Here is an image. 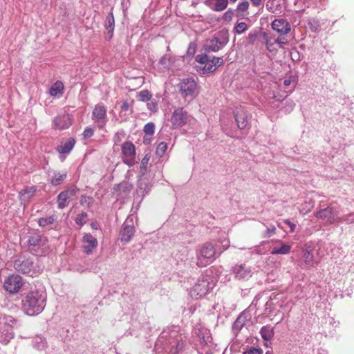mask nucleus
Returning a JSON list of instances; mask_svg holds the SVG:
<instances>
[{
  "instance_id": "nucleus-46",
  "label": "nucleus",
  "mask_w": 354,
  "mask_h": 354,
  "mask_svg": "<svg viewBox=\"0 0 354 354\" xmlns=\"http://www.w3.org/2000/svg\"><path fill=\"white\" fill-rule=\"evenodd\" d=\"M209 59L210 57L206 54H199L195 57V61L201 64L208 62Z\"/></svg>"
},
{
  "instance_id": "nucleus-60",
  "label": "nucleus",
  "mask_w": 354,
  "mask_h": 354,
  "mask_svg": "<svg viewBox=\"0 0 354 354\" xmlns=\"http://www.w3.org/2000/svg\"><path fill=\"white\" fill-rule=\"evenodd\" d=\"M129 109V105L127 102H123L121 106V109L123 111H127Z\"/></svg>"
},
{
  "instance_id": "nucleus-13",
  "label": "nucleus",
  "mask_w": 354,
  "mask_h": 354,
  "mask_svg": "<svg viewBox=\"0 0 354 354\" xmlns=\"http://www.w3.org/2000/svg\"><path fill=\"white\" fill-rule=\"evenodd\" d=\"M122 153L124 156L123 162L129 166L135 162L136 147L131 142H124L122 145Z\"/></svg>"
},
{
  "instance_id": "nucleus-15",
  "label": "nucleus",
  "mask_w": 354,
  "mask_h": 354,
  "mask_svg": "<svg viewBox=\"0 0 354 354\" xmlns=\"http://www.w3.org/2000/svg\"><path fill=\"white\" fill-rule=\"evenodd\" d=\"M77 191L78 189L75 188L60 192L57 197V207L62 209L67 207L71 197L75 196Z\"/></svg>"
},
{
  "instance_id": "nucleus-24",
  "label": "nucleus",
  "mask_w": 354,
  "mask_h": 354,
  "mask_svg": "<svg viewBox=\"0 0 354 354\" xmlns=\"http://www.w3.org/2000/svg\"><path fill=\"white\" fill-rule=\"evenodd\" d=\"M280 245H276L273 248L271 251V254L273 255L276 254H288L291 249V245L283 243L281 241H277Z\"/></svg>"
},
{
  "instance_id": "nucleus-59",
  "label": "nucleus",
  "mask_w": 354,
  "mask_h": 354,
  "mask_svg": "<svg viewBox=\"0 0 354 354\" xmlns=\"http://www.w3.org/2000/svg\"><path fill=\"white\" fill-rule=\"evenodd\" d=\"M294 77L292 76H290L288 79H286L283 81V84L286 86H288L291 84L292 82L293 81Z\"/></svg>"
},
{
  "instance_id": "nucleus-51",
  "label": "nucleus",
  "mask_w": 354,
  "mask_h": 354,
  "mask_svg": "<svg viewBox=\"0 0 354 354\" xmlns=\"http://www.w3.org/2000/svg\"><path fill=\"white\" fill-rule=\"evenodd\" d=\"M80 202L81 205L86 204L88 207H90L93 203V198L91 197L82 196Z\"/></svg>"
},
{
  "instance_id": "nucleus-36",
  "label": "nucleus",
  "mask_w": 354,
  "mask_h": 354,
  "mask_svg": "<svg viewBox=\"0 0 354 354\" xmlns=\"http://www.w3.org/2000/svg\"><path fill=\"white\" fill-rule=\"evenodd\" d=\"M339 223H346V224L354 223V212L345 214L343 216L337 218Z\"/></svg>"
},
{
  "instance_id": "nucleus-11",
  "label": "nucleus",
  "mask_w": 354,
  "mask_h": 354,
  "mask_svg": "<svg viewBox=\"0 0 354 354\" xmlns=\"http://www.w3.org/2000/svg\"><path fill=\"white\" fill-rule=\"evenodd\" d=\"M209 290V281L207 278L199 277L190 290V295L194 299H198L206 295Z\"/></svg>"
},
{
  "instance_id": "nucleus-2",
  "label": "nucleus",
  "mask_w": 354,
  "mask_h": 354,
  "mask_svg": "<svg viewBox=\"0 0 354 354\" xmlns=\"http://www.w3.org/2000/svg\"><path fill=\"white\" fill-rule=\"evenodd\" d=\"M217 251L212 243L207 242L196 250V264L199 267H205L212 263L216 258Z\"/></svg>"
},
{
  "instance_id": "nucleus-62",
  "label": "nucleus",
  "mask_w": 354,
  "mask_h": 354,
  "mask_svg": "<svg viewBox=\"0 0 354 354\" xmlns=\"http://www.w3.org/2000/svg\"><path fill=\"white\" fill-rule=\"evenodd\" d=\"M254 6L258 7L262 4V0H250Z\"/></svg>"
},
{
  "instance_id": "nucleus-17",
  "label": "nucleus",
  "mask_w": 354,
  "mask_h": 354,
  "mask_svg": "<svg viewBox=\"0 0 354 354\" xmlns=\"http://www.w3.org/2000/svg\"><path fill=\"white\" fill-rule=\"evenodd\" d=\"M73 118L70 114H60L54 118L53 127L59 130L66 129L71 126Z\"/></svg>"
},
{
  "instance_id": "nucleus-1",
  "label": "nucleus",
  "mask_w": 354,
  "mask_h": 354,
  "mask_svg": "<svg viewBox=\"0 0 354 354\" xmlns=\"http://www.w3.org/2000/svg\"><path fill=\"white\" fill-rule=\"evenodd\" d=\"M47 295L44 290H32L21 300V308L29 316L40 314L44 309Z\"/></svg>"
},
{
  "instance_id": "nucleus-16",
  "label": "nucleus",
  "mask_w": 354,
  "mask_h": 354,
  "mask_svg": "<svg viewBox=\"0 0 354 354\" xmlns=\"http://www.w3.org/2000/svg\"><path fill=\"white\" fill-rule=\"evenodd\" d=\"M337 212L335 211L331 207H327L326 208L322 209L317 212L315 214V216L317 218H322L329 224H333L335 221H337V218L339 217H337Z\"/></svg>"
},
{
  "instance_id": "nucleus-40",
  "label": "nucleus",
  "mask_w": 354,
  "mask_h": 354,
  "mask_svg": "<svg viewBox=\"0 0 354 354\" xmlns=\"http://www.w3.org/2000/svg\"><path fill=\"white\" fill-rule=\"evenodd\" d=\"M150 186L144 181H140L137 189V193H141L142 196L150 191Z\"/></svg>"
},
{
  "instance_id": "nucleus-48",
  "label": "nucleus",
  "mask_w": 354,
  "mask_h": 354,
  "mask_svg": "<svg viewBox=\"0 0 354 354\" xmlns=\"http://www.w3.org/2000/svg\"><path fill=\"white\" fill-rule=\"evenodd\" d=\"M147 109L153 113L158 111V102L154 99H151L150 102L147 103Z\"/></svg>"
},
{
  "instance_id": "nucleus-18",
  "label": "nucleus",
  "mask_w": 354,
  "mask_h": 354,
  "mask_svg": "<svg viewBox=\"0 0 354 354\" xmlns=\"http://www.w3.org/2000/svg\"><path fill=\"white\" fill-rule=\"evenodd\" d=\"M187 113L182 108L176 109L171 117V122L173 128H178L183 126L187 121Z\"/></svg>"
},
{
  "instance_id": "nucleus-4",
  "label": "nucleus",
  "mask_w": 354,
  "mask_h": 354,
  "mask_svg": "<svg viewBox=\"0 0 354 354\" xmlns=\"http://www.w3.org/2000/svg\"><path fill=\"white\" fill-rule=\"evenodd\" d=\"M15 269L22 274H29L33 277L42 270V268L35 264L33 258L21 257L15 261Z\"/></svg>"
},
{
  "instance_id": "nucleus-61",
  "label": "nucleus",
  "mask_w": 354,
  "mask_h": 354,
  "mask_svg": "<svg viewBox=\"0 0 354 354\" xmlns=\"http://www.w3.org/2000/svg\"><path fill=\"white\" fill-rule=\"evenodd\" d=\"M151 137H150L149 136H146V134H145L143 138L144 144L149 145L151 142Z\"/></svg>"
},
{
  "instance_id": "nucleus-43",
  "label": "nucleus",
  "mask_w": 354,
  "mask_h": 354,
  "mask_svg": "<svg viewBox=\"0 0 354 354\" xmlns=\"http://www.w3.org/2000/svg\"><path fill=\"white\" fill-rule=\"evenodd\" d=\"M167 149V143H166V142H160V143L158 145V147H157V148H156V156H158V157H160H160H162V156L165 154V151H166Z\"/></svg>"
},
{
  "instance_id": "nucleus-6",
  "label": "nucleus",
  "mask_w": 354,
  "mask_h": 354,
  "mask_svg": "<svg viewBox=\"0 0 354 354\" xmlns=\"http://www.w3.org/2000/svg\"><path fill=\"white\" fill-rule=\"evenodd\" d=\"M229 41L227 32L220 31L216 35L207 40L204 45V50L206 52H218L222 49Z\"/></svg>"
},
{
  "instance_id": "nucleus-10",
  "label": "nucleus",
  "mask_w": 354,
  "mask_h": 354,
  "mask_svg": "<svg viewBox=\"0 0 354 354\" xmlns=\"http://www.w3.org/2000/svg\"><path fill=\"white\" fill-rule=\"evenodd\" d=\"M136 232V229L133 225V218L131 216H128L122 225L120 236V241L124 243H129Z\"/></svg>"
},
{
  "instance_id": "nucleus-54",
  "label": "nucleus",
  "mask_w": 354,
  "mask_h": 354,
  "mask_svg": "<svg viewBox=\"0 0 354 354\" xmlns=\"http://www.w3.org/2000/svg\"><path fill=\"white\" fill-rule=\"evenodd\" d=\"M93 133L94 131L93 129L90 127H86L83 132V136L85 138H88L92 137L93 136Z\"/></svg>"
},
{
  "instance_id": "nucleus-63",
  "label": "nucleus",
  "mask_w": 354,
  "mask_h": 354,
  "mask_svg": "<svg viewBox=\"0 0 354 354\" xmlns=\"http://www.w3.org/2000/svg\"><path fill=\"white\" fill-rule=\"evenodd\" d=\"M114 142L115 143H118L119 142H120V133H116L115 135L114 136Z\"/></svg>"
},
{
  "instance_id": "nucleus-49",
  "label": "nucleus",
  "mask_w": 354,
  "mask_h": 354,
  "mask_svg": "<svg viewBox=\"0 0 354 354\" xmlns=\"http://www.w3.org/2000/svg\"><path fill=\"white\" fill-rule=\"evenodd\" d=\"M212 60L213 62L214 67H216V69L224 64V60L221 57H218L214 56Z\"/></svg>"
},
{
  "instance_id": "nucleus-20",
  "label": "nucleus",
  "mask_w": 354,
  "mask_h": 354,
  "mask_svg": "<svg viewBox=\"0 0 354 354\" xmlns=\"http://www.w3.org/2000/svg\"><path fill=\"white\" fill-rule=\"evenodd\" d=\"M104 26L107 31L105 35V39L109 41L113 36L115 29V19L112 12L106 16Z\"/></svg>"
},
{
  "instance_id": "nucleus-52",
  "label": "nucleus",
  "mask_w": 354,
  "mask_h": 354,
  "mask_svg": "<svg viewBox=\"0 0 354 354\" xmlns=\"http://www.w3.org/2000/svg\"><path fill=\"white\" fill-rule=\"evenodd\" d=\"M234 16V11L232 9L227 10L223 15L225 21H230Z\"/></svg>"
},
{
  "instance_id": "nucleus-25",
  "label": "nucleus",
  "mask_w": 354,
  "mask_h": 354,
  "mask_svg": "<svg viewBox=\"0 0 354 354\" xmlns=\"http://www.w3.org/2000/svg\"><path fill=\"white\" fill-rule=\"evenodd\" d=\"M261 35L266 40L267 50L271 53L277 52L278 48H277L275 39L272 37H268L265 32H261Z\"/></svg>"
},
{
  "instance_id": "nucleus-19",
  "label": "nucleus",
  "mask_w": 354,
  "mask_h": 354,
  "mask_svg": "<svg viewBox=\"0 0 354 354\" xmlns=\"http://www.w3.org/2000/svg\"><path fill=\"white\" fill-rule=\"evenodd\" d=\"M232 273L239 280H246L252 276V270L245 264L235 265L232 268Z\"/></svg>"
},
{
  "instance_id": "nucleus-50",
  "label": "nucleus",
  "mask_w": 354,
  "mask_h": 354,
  "mask_svg": "<svg viewBox=\"0 0 354 354\" xmlns=\"http://www.w3.org/2000/svg\"><path fill=\"white\" fill-rule=\"evenodd\" d=\"M257 37H258L257 31H254V32H250L248 36V42L251 44H253L255 42Z\"/></svg>"
},
{
  "instance_id": "nucleus-7",
  "label": "nucleus",
  "mask_w": 354,
  "mask_h": 354,
  "mask_svg": "<svg viewBox=\"0 0 354 354\" xmlns=\"http://www.w3.org/2000/svg\"><path fill=\"white\" fill-rule=\"evenodd\" d=\"M46 239L38 234L29 236L28 245L31 252L35 255H44L47 252Z\"/></svg>"
},
{
  "instance_id": "nucleus-53",
  "label": "nucleus",
  "mask_w": 354,
  "mask_h": 354,
  "mask_svg": "<svg viewBox=\"0 0 354 354\" xmlns=\"http://www.w3.org/2000/svg\"><path fill=\"white\" fill-rule=\"evenodd\" d=\"M243 354H263V350L252 347L248 351L243 352Z\"/></svg>"
},
{
  "instance_id": "nucleus-9",
  "label": "nucleus",
  "mask_w": 354,
  "mask_h": 354,
  "mask_svg": "<svg viewBox=\"0 0 354 354\" xmlns=\"http://www.w3.org/2000/svg\"><path fill=\"white\" fill-rule=\"evenodd\" d=\"M24 283V280L20 275L13 274L6 278L3 288L9 294L14 295L19 292Z\"/></svg>"
},
{
  "instance_id": "nucleus-57",
  "label": "nucleus",
  "mask_w": 354,
  "mask_h": 354,
  "mask_svg": "<svg viewBox=\"0 0 354 354\" xmlns=\"http://www.w3.org/2000/svg\"><path fill=\"white\" fill-rule=\"evenodd\" d=\"M276 41V44L279 45V46H281L283 44H286L287 41H286L283 38H281V37H278L277 39H274Z\"/></svg>"
},
{
  "instance_id": "nucleus-39",
  "label": "nucleus",
  "mask_w": 354,
  "mask_h": 354,
  "mask_svg": "<svg viewBox=\"0 0 354 354\" xmlns=\"http://www.w3.org/2000/svg\"><path fill=\"white\" fill-rule=\"evenodd\" d=\"M245 324V318L241 315L239 316L233 324V329L240 330Z\"/></svg>"
},
{
  "instance_id": "nucleus-33",
  "label": "nucleus",
  "mask_w": 354,
  "mask_h": 354,
  "mask_svg": "<svg viewBox=\"0 0 354 354\" xmlns=\"http://www.w3.org/2000/svg\"><path fill=\"white\" fill-rule=\"evenodd\" d=\"M35 188L34 187H27L23 191L20 192L21 199L29 200L34 194L35 192Z\"/></svg>"
},
{
  "instance_id": "nucleus-41",
  "label": "nucleus",
  "mask_w": 354,
  "mask_h": 354,
  "mask_svg": "<svg viewBox=\"0 0 354 354\" xmlns=\"http://www.w3.org/2000/svg\"><path fill=\"white\" fill-rule=\"evenodd\" d=\"M144 133L146 136H149L151 137L155 132V124L153 122H149L146 124L143 129Z\"/></svg>"
},
{
  "instance_id": "nucleus-27",
  "label": "nucleus",
  "mask_w": 354,
  "mask_h": 354,
  "mask_svg": "<svg viewBox=\"0 0 354 354\" xmlns=\"http://www.w3.org/2000/svg\"><path fill=\"white\" fill-rule=\"evenodd\" d=\"M260 334L263 340L269 341L274 335L273 328L269 325L264 326L261 328Z\"/></svg>"
},
{
  "instance_id": "nucleus-14",
  "label": "nucleus",
  "mask_w": 354,
  "mask_h": 354,
  "mask_svg": "<svg viewBox=\"0 0 354 354\" xmlns=\"http://www.w3.org/2000/svg\"><path fill=\"white\" fill-rule=\"evenodd\" d=\"M271 28L279 34V36H283L289 33L291 30L290 23L285 19H275L271 23Z\"/></svg>"
},
{
  "instance_id": "nucleus-42",
  "label": "nucleus",
  "mask_w": 354,
  "mask_h": 354,
  "mask_svg": "<svg viewBox=\"0 0 354 354\" xmlns=\"http://www.w3.org/2000/svg\"><path fill=\"white\" fill-rule=\"evenodd\" d=\"M87 216L88 214L85 212H82V213L77 214L75 218V223L77 225L82 227L86 223V218H87Z\"/></svg>"
},
{
  "instance_id": "nucleus-21",
  "label": "nucleus",
  "mask_w": 354,
  "mask_h": 354,
  "mask_svg": "<svg viewBox=\"0 0 354 354\" xmlns=\"http://www.w3.org/2000/svg\"><path fill=\"white\" fill-rule=\"evenodd\" d=\"M235 120L240 129H244L248 124V120L246 113L241 109H236L234 112Z\"/></svg>"
},
{
  "instance_id": "nucleus-12",
  "label": "nucleus",
  "mask_w": 354,
  "mask_h": 354,
  "mask_svg": "<svg viewBox=\"0 0 354 354\" xmlns=\"http://www.w3.org/2000/svg\"><path fill=\"white\" fill-rule=\"evenodd\" d=\"M98 245L97 239L89 233H85L82 239V250L86 255H91Z\"/></svg>"
},
{
  "instance_id": "nucleus-44",
  "label": "nucleus",
  "mask_w": 354,
  "mask_h": 354,
  "mask_svg": "<svg viewBox=\"0 0 354 354\" xmlns=\"http://www.w3.org/2000/svg\"><path fill=\"white\" fill-rule=\"evenodd\" d=\"M248 28V26L245 22H239L237 23L236 25L234 26V31L236 33L241 35L245 31H246Z\"/></svg>"
},
{
  "instance_id": "nucleus-29",
  "label": "nucleus",
  "mask_w": 354,
  "mask_h": 354,
  "mask_svg": "<svg viewBox=\"0 0 354 354\" xmlns=\"http://www.w3.org/2000/svg\"><path fill=\"white\" fill-rule=\"evenodd\" d=\"M249 6V2L247 1L239 3L236 7L238 15L242 17H245L246 16H248L249 14V12H248Z\"/></svg>"
},
{
  "instance_id": "nucleus-22",
  "label": "nucleus",
  "mask_w": 354,
  "mask_h": 354,
  "mask_svg": "<svg viewBox=\"0 0 354 354\" xmlns=\"http://www.w3.org/2000/svg\"><path fill=\"white\" fill-rule=\"evenodd\" d=\"M205 5L214 11L221 12L227 8L228 0H207Z\"/></svg>"
},
{
  "instance_id": "nucleus-3",
  "label": "nucleus",
  "mask_w": 354,
  "mask_h": 354,
  "mask_svg": "<svg viewBox=\"0 0 354 354\" xmlns=\"http://www.w3.org/2000/svg\"><path fill=\"white\" fill-rule=\"evenodd\" d=\"M17 319L10 315H1L0 316V342L8 343L15 336L13 328Z\"/></svg>"
},
{
  "instance_id": "nucleus-45",
  "label": "nucleus",
  "mask_w": 354,
  "mask_h": 354,
  "mask_svg": "<svg viewBox=\"0 0 354 354\" xmlns=\"http://www.w3.org/2000/svg\"><path fill=\"white\" fill-rule=\"evenodd\" d=\"M33 346L39 350L44 349L46 346V342L41 338H38L33 341Z\"/></svg>"
},
{
  "instance_id": "nucleus-56",
  "label": "nucleus",
  "mask_w": 354,
  "mask_h": 354,
  "mask_svg": "<svg viewBox=\"0 0 354 354\" xmlns=\"http://www.w3.org/2000/svg\"><path fill=\"white\" fill-rule=\"evenodd\" d=\"M149 158H150V156L148 154H146L145 156V157L142 158V160L141 161V165H140L141 169H146L147 165L149 162Z\"/></svg>"
},
{
  "instance_id": "nucleus-8",
  "label": "nucleus",
  "mask_w": 354,
  "mask_h": 354,
  "mask_svg": "<svg viewBox=\"0 0 354 354\" xmlns=\"http://www.w3.org/2000/svg\"><path fill=\"white\" fill-rule=\"evenodd\" d=\"M180 93L185 97L193 99L198 94L197 83L193 78H185L178 84Z\"/></svg>"
},
{
  "instance_id": "nucleus-35",
  "label": "nucleus",
  "mask_w": 354,
  "mask_h": 354,
  "mask_svg": "<svg viewBox=\"0 0 354 354\" xmlns=\"http://www.w3.org/2000/svg\"><path fill=\"white\" fill-rule=\"evenodd\" d=\"M132 188V185L129 183L128 182H122L120 184L116 185L115 187H114L115 190L120 192L122 191L124 192H129Z\"/></svg>"
},
{
  "instance_id": "nucleus-31",
  "label": "nucleus",
  "mask_w": 354,
  "mask_h": 354,
  "mask_svg": "<svg viewBox=\"0 0 354 354\" xmlns=\"http://www.w3.org/2000/svg\"><path fill=\"white\" fill-rule=\"evenodd\" d=\"M313 249L310 247L305 249L303 252V258L304 262L308 266H313V254L312 253Z\"/></svg>"
},
{
  "instance_id": "nucleus-38",
  "label": "nucleus",
  "mask_w": 354,
  "mask_h": 354,
  "mask_svg": "<svg viewBox=\"0 0 354 354\" xmlns=\"http://www.w3.org/2000/svg\"><path fill=\"white\" fill-rule=\"evenodd\" d=\"M55 221V216H50L46 218H40L38 221V224L40 227H46L48 225L53 224Z\"/></svg>"
},
{
  "instance_id": "nucleus-23",
  "label": "nucleus",
  "mask_w": 354,
  "mask_h": 354,
  "mask_svg": "<svg viewBox=\"0 0 354 354\" xmlns=\"http://www.w3.org/2000/svg\"><path fill=\"white\" fill-rule=\"evenodd\" d=\"M75 144V140L73 138H70L66 141L62 142L57 149L59 153H69Z\"/></svg>"
},
{
  "instance_id": "nucleus-32",
  "label": "nucleus",
  "mask_w": 354,
  "mask_h": 354,
  "mask_svg": "<svg viewBox=\"0 0 354 354\" xmlns=\"http://www.w3.org/2000/svg\"><path fill=\"white\" fill-rule=\"evenodd\" d=\"M64 89V85L62 82L57 81L50 88L51 96H56L58 93H62Z\"/></svg>"
},
{
  "instance_id": "nucleus-37",
  "label": "nucleus",
  "mask_w": 354,
  "mask_h": 354,
  "mask_svg": "<svg viewBox=\"0 0 354 354\" xmlns=\"http://www.w3.org/2000/svg\"><path fill=\"white\" fill-rule=\"evenodd\" d=\"M283 104L284 106H283L282 109L286 113L291 112L293 110L295 105L294 102L290 99H284L283 101Z\"/></svg>"
},
{
  "instance_id": "nucleus-64",
  "label": "nucleus",
  "mask_w": 354,
  "mask_h": 354,
  "mask_svg": "<svg viewBox=\"0 0 354 354\" xmlns=\"http://www.w3.org/2000/svg\"><path fill=\"white\" fill-rule=\"evenodd\" d=\"M105 124H106V122H100L99 123V124H98V127H99L100 129H103V128L104 127Z\"/></svg>"
},
{
  "instance_id": "nucleus-34",
  "label": "nucleus",
  "mask_w": 354,
  "mask_h": 354,
  "mask_svg": "<svg viewBox=\"0 0 354 354\" xmlns=\"http://www.w3.org/2000/svg\"><path fill=\"white\" fill-rule=\"evenodd\" d=\"M138 97L139 100L146 102L151 100L152 95L148 90H142L138 93Z\"/></svg>"
},
{
  "instance_id": "nucleus-26",
  "label": "nucleus",
  "mask_w": 354,
  "mask_h": 354,
  "mask_svg": "<svg viewBox=\"0 0 354 354\" xmlns=\"http://www.w3.org/2000/svg\"><path fill=\"white\" fill-rule=\"evenodd\" d=\"M196 71L201 74H207L214 72L216 67H214L212 60L209 59L208 62L205 64V66H197Z\"/></svg>"
},
{
  "instance_id": "nucleus-5",
  "label": "nucleus",
  "mask_w": 354,
  "mask_h": 354,
  "mask_svg": "<svg viewBox=\"0 0 354 354\" xmlns=\"http://www.w3.org/2000/svg\"><path fill=\"white\" fill-rule=\"evenodd\" d=\"M178 326H173L168 330H165L162 332V337L169 336V342L171 345V352L173 354H178L185 346V342L183 340L181 335H178Z\"/></svg>"
},
{
  "instance_id": "nucleus-55",
  "label": "nucleus",
  "mask_w": 354,
  "mask_h": 354,
  "mask_svg": "<svg viewBox=\"0 0 354 354\" xmlns=\"http://www.w3.org/2000/svg\"><path fill=\"white\" fill-rule=\"evenodd\" d=\"M221 243L222 244L223 249L221 251H218V255H220L224 250L227 249L230 245V241L227 239H224L223 240L221 241Z\"/></svg>"
},
{
  "instance_id": "nucleus-28",
  "label": "nucleus",
  "mask_w": 354,
  "mask_h": 354,
  "mask_svg": "<svg viewBox=\"0 0 354 354\" xmlns=\"http://www.w3.org/2000/svg\"><path fill=\"white\" fill-rule=\"evenodd\" d=\"M66 176H67L66 172L61 173L59 171H55L52 176L50 183L53 185H55V186L59 185L66 178Z\"/></svg>"
},
{
  "instance_id": "nucleus-30",
  "label": "nucleus",
  "mask_w": 354,
  "mask_h": 354,
  "mask_svg": "<svg viewBox=\"0 0 354 354\" xmlns=\"http://www.w3.org/2000/svg\"><path fill=\"white\" fill-rule=\"evenodd\" d=\"M93 116L98 120L104 119L106 115V109L104 106L97 105L93 111Z\"/></svg>"
},
{
  "instance_id": "nucleus-47",
  "label": "nucleus",
  "mask_w": 354,
  "mask_h": 354,
  "mask_svg": "<svg viewBox=\"0 0 354 354\" xmlns=\"http://www.w3.org/2000/svg\"><path fill=\"white\" fill-rule=\"evenodd\" d=\"M276 234V227L274 225H271L266 228V230L263 234V238H269Z\"/></svg>"
},
{
  "instance_id": "nucleus-58",
  "label": "nucleus",
  "mask_w": 354,
  "mask_h": 354,
  "mask_svg": "<svg viewBox=\"0 0 354 354\" xmlns=\"http://www.w3.org/2000/svg\"><path fill=\"white\" fill-rule=\"evenodd\" d=\"M284 223L288 225L290 229V232H292L295 231V229L296 227V225L295 224H294L293 223H292L291 221H290L289 220H285L284 221Z\"/></svg>"
}]
</instances>
